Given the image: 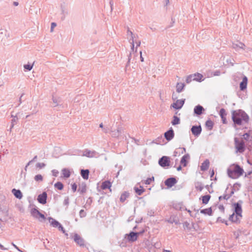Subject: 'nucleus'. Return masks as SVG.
I'll list each match as a JSON object with an SVG mask.
<instances>
[{
  "instance_id": "nucleus-63",
  "label": "nucleus",
  "mask_w": 252,
  "mask_h": 252,
  "mask_svg": "<svg viewBox=\"0 0 252 252\" xmlns=\"http://www.w3.org/2000/svg\"><path fill=\"white\" fill-rule=\"evenodd\" d=\"M219 209L220 210H221V212H224V207L223 205H220L219 206Z\"/></svg>"
},
{
  "instance_id": "nucleus-2",
  "label": "nucleus",
  "mask_w": 252,
  "mask_h": 252,
  "mask_svg": "<svg viewBox=\"0 0 252 252\" xmlns=\"http://www.w3.org/2000/svg\"><path fill=\"white\" fill-rule=\"evenodd\" d=\"M227 173L229 177L236 179L243 175L244 170L238 164H232L227 168Z\"/></svg>"
},
{
  "instance_id": "nucleus-13",
  "label": "nucleus",
  "mask_w": 252,
  "mask_h": 252,
  "mask_svg": "<svg viewBox=\"0 0 252 252\" xmlns=\"http://www.w3.org/2000/svg\"><path fill=\"white\" fill-rule=\"evenodd\" d=\"M30 213L33 218L37 219L40 221H41V220L39 219V217L41 213L36 208H32L31 210Z\"/></svg>"
},
{
  "instance_id": "nucleus-41",
  "label": "nucleus",
  "mask_w": 252,
  "mask_h": 252,
  "mask_svg": "<svg viewBox=\"0 0 252 252\" xmlns=\"http://www.w3.org/2000/svg\"><path fill=\"white\" fill-rule=\"evenodd\" d=\"M192 81H194V80L193 79V76L192 74L189 75L187 77L186 81L187 83H189Z\"/></svg>"
},
{
  "instance_id": "nucleus-46",
  "label": "nucleus",
  "mask_w": 252,
  "mask_h": 252,
  "mask_svg": "<svg viewBox=\"0 0 252 252\" xmlns=\"http://www.w3.org/2000/svg\"><path fill=\"white\" fill-rule=\"evenodd\" d=\"M59 230L61 231L63 234H64L66 236L68 235V234L65 233V231L63 227L62 226L61 224H60L58 227Z\"/></svg>"
},
{
  "instance_id": "nucleus-39",
  "label": "nucleus",
  "mask_w": 252,
  "mask_h": 252,
  "mask_svg": "<svg viewBox=\"0 0 252 252\" xmlns=\"http://www.w3.org/2000/svg\"><path fill=\"white\" fill-rule=\"evenodd\" d=\"M34 180L36 182H42L43 181V177L40 174H38L35 176Z\"/></svg>"
},
{
  "instance_id": "nucleus-22",
  "label": "nucleus",
  "mask_w": 252,
  "mask_h": 252,
  "mask_svg": "<svg viewBox=\"0 0 252 252\" xmlns=\"http://www.w3.org/2000/svg\"><path fill=\"white\" fill-rule=\"evenodd\" d=\"M193 75V79L194 81L200 82L203 80V75L199 73H194Z\"/></svg>"
},
{
  "instance_id": "nucleus-62",
  "label": "nucleus",
  "mask_w": 252,
  "mask_h": 252,
  "mask_svg": "<svg viewBox=\"0 0 252 252\" xmlns=\"http://www.w3.org/2000/svg\"><path fill=\"white\" fill-rule=\"evenodd\" d=\"M252 174V170L249 171L247 173L245 174V177H249V176Z\"/></svg>"
},
{
  "instance_id": "nucleus-43",
  "label": "nucleus",
  "mask_w": 252,
  "mask_h": 252,
  "mask_svg": "<svg viewBox=\"0 0 252 252\" xmlns=\"http://www.w3.org/2000/svg\"><path fill=\"white\" fill-rule=\"evenodd\" d=\"M53 101L54 103V106H57L59 105V103L60 102V100L59 98L53 97Z\"/></svg>"
},
{
  "instance_id": "nucleus-45",
  "label": "nucleus",
  "mask_w": 252,
  "mask_h": 252,
  "mask_svg": "<svg viewBox=\"0 0 252 252\" xmlns=\"http://www.w3.org/2000/svg\"><path fill=\"white\" fill-rule=\"evenodd\" d=\"M154 180V178L153 177L152 178H149L145 181V184L146 185H149L151 183L152 181H153Z\"/></svg>"
},
{
  "instance_id": "nucleus-30",
  "label": "nucleus",
  "mask_w": 252,
  "mask_h": 252,
  "mask_svg": "<svg viewBox=\"0 0 252 252\" xmlns=\"http://www.w3.org/2000/svg\"><path fill=\"white\" fill-rule=\"evenodd\" d=\"M122 130L120 129H117L112 131L111 135L114 137H118L120 136Z\"/></svg>"
},
{
  "instance_id": "nucleus-54",
  "label": "nucleus",
  "mask_w": 252,
  "mask_h": 252,
  "mask_svg": "<svg viewBox=\"0 0 252 252\" xmlns=\"http://www.w3.org/2000/svg\"><path fill=\"white\" fill-rule=\"evenodd\" d=\"M195 188L197 190H199V191H201L203 188V186H202L201 184L196 186Z\"/></svg>"
},
{
  "instance_id": "nucleus-29",
  "label": "nucleus",
  "mask_w": 252,
  "mask_h": 252,
  "mask_svg": "<svg viewBox=\"0 0 252 252\" xmlns=\"http://www.w3.org/2000/svg\"><path fill=\"white\" fill-rule=\"evenodd\" d=\"M234 193V191L233 190H232L231 191V193L230 194H224L223 195H221V196H220L219 197V199L220 200H221L222 199H224V200H228L229 198H230V197L231 196V195L233 194Z\"/></svg>"
},
{
  "instance_id": "nucleus-3",
  "label": "nucleus",
  "mask_w": 252,
  "mask_h": 252,
  "mask_svg": "<svg viewBox=\"0 0 252 252\" xmlns=\"http://www.w3.org/2000/svg\"><path fill=\"white\" fill-rule=\"evenodd\" d=\"M234 212L229 217V220L232 222L239 223L240 222L242 218V210L241 206L238 203L234 204Z\"/></svg>"
},
{
  "instance_id": "nucleus-47",
  "label": "nucleus",
  "mask_w": 252,
  "mask_h": 252,
  "mask_svg": "<svg viewBox=\"0 0 252 252\" xmlns=\"http://www.w3.org/2000/svg\"><path fill=\"white\" fill-rule=\"evenodd\" d=\"M77 186L75 183H73L71 185V189L72 191L74 192L77 190Z\"/></svg>"
},
{
  "instance_id": "nucleus-44",
  "label": "nucleus",
  "mask_w": 252,
  "mask_h": 252,
  "mask_svg": "<svg viewBox=\"0 0 252 252\" xmlns=\"http://www.w3.org/2000/svg\"><path fill=\"white\" fill-rule=\"evenodd\" d=\"M99 127L102 129V130L104 133H107L108 132V127H104L102 123L99 124Z\"/></svg>"
},
{
  "instance_id": "nucleus-32",
  "label": "nucleus",
  "mask_w": 252,
  "mask_h": 252,
  "mask_svg": "<svg viewBox=\"0 0 252 252\" xmlns=\"http://www.w3.org/2000/svg\"><path fill=\"white\" fill-rule=\"evenodd\" d=\"M180 118L176 116H174L173 117V120L171 122L172 125L175 126L180 123Z\"/></svg>"
},
{
  "instance_id": "nucleus-51",
  "label": "nucleus",
  "mask_w": 252,
  "mask_h": 252,
  "mask_svg": "<svg viewBox=\"0 0 252 252\" xmlns=\"http://www.w3.org/2000/svg\"><path fill=\"white\" fill-rule=\"evenodd\" d=\"M57 26L56 24L54 22L51 23L50 32H52L54 31V28Z\"/></svg>"
},
{
  "instance_id": "nucleus-20",
  "label": "nucleus",
  "mask_w": 252,
  "mask_h": 252,
  "mask_svg": "<svg viewBox=\"0 0 252 252\" xmlns=\"http://www.w3.org/2000/svg\"><path fill=\"white\" fill-rule=\"evenodd\" d=\"M12 192L17 198L21 199L22 198V194L19 189H13L12 190Z\"/></svg>"
},
{
  "instance_id": "nucleus-55",
  "label": "nucleus",
  "mask_w": 252,
  "mask_h": 252,
  "mask_svg": "<svg viewBox=\"0 0 252 252\" xmlns=\"http://www.w3.org/2000/svg\"><path fill=\"white\" fill-rule=\"evenodd\" d=\"M11 245L19 252H23L22 251L20 250L19 248L14 243H12Z\"/></svg>"
},
{
  "instance_id": "nucleus-10",
  "label": "nucleus",
  "mask_w": 252,
  "mask_h": 252,
  "mask_svg": "<svg viewBox=\"0 0 252 252\" xmlns=\"http://www.w3.org/2000/svg\"><path fill=\"white\" fill-rule=\"evenodd\" d=\"M47 194L46 192H43L42 193L38 195L37 201L39 203L42 204H45L47 202Z\"/></svg>"
},
{
  "instance_id": "nucleus-1",
  "label": "nucleus",
  "mask_w": 252,
  "mask_h": 252,
  "mask_svg": "<svg viewBox=\"0 0 252 252\" xmlns=\"http://www.w3.org/2000/svg\"><path fill=\"white\" fill-rule=\"evenodd\" d=\"M232 120L235 126H241L248 124L250 120L249 115L243 110L239 109L231 112Z\"/></svg>"
},
{
  "instance_id": "nucleus-9",
  "label": "nucleus",
  "mask_w": 252,
  "mask_h": 252,
  "mask_svg": "<svg viewBox=\"0 0 252 252\" xmlns=\"http://www.w3.org/2000/svg\"><path fill=\"white\" fill-rule=\"evenodd\" d=\"M185 99H178L172 104L171 107L175 109H180L183 107Z\"/></svg>"
},
{
  "instance_id": "nucleus-61",
  "label": "nucleus",
  "mask_w": 252,
  "mask_h": 252,
  "mask_svg": "<svg viewBox=\"0 0 252 252\" xmlns=\"http://www.w3.org/2000/svg\"><path fill=\"white\" fill-rule=\"evenodd\" d=\"M140 56V61L141 62H144V58L142 57V52L141 51L139 52Z\"/></svg>"
},
{
  "instance_id": "nucleus-12",
  "label": "nucleus",
  "mask_w": 252,
  "mask_h": 252,
  "mask_svg": "<svg viewBox=\"0 0 252 252\" xmlns=\"http://www.w3.org/2000/svg\"><path fill=\"white\" fill-rule=\"evenodd\" d=\"M174 136V131L172 128L167 130L164 133V137L167 141L171 140Z\"/></svg>"
},
{
  "instance_id": "nucleus-35",
  "label": "nucleus",
  "mask_w": 252,
  "mask_h": 252,
  "mask_svg": "<svg viewBox=\"0 0 252 252\" xmlns=\"http://www.w3.org/2000/svg\"><path fill=\"white\" fill-rule=\"evenodd\" d=\"M33 65L34 63H32V64L29 63L28 64H24V68L25 69H26L28 71H31L33 68Z\"/></svg>"
},
{
  "instance_id": "nucleus-24",
  "label": "nucleus",
  "mask_w": 252,
  "mask_h": 252,
  "mask_svg": "<svg viewBox=\"0 0 252 252\" xmlns=\"http://www.w3.org/2000/svg\"><path fill=\"white\" fill-rule=\"evenodd\" d=\"M63 176L65 178H68L70 176V170L67 168H63L62 170Z\"/></svg>"
},
{
  "instance_id": "nucleus-56",
  "label": "nucleus",
  "mask_w": 252,
  "mask_h": 252,
  "mask_svg": "<svg viewBox=\"0 0 252 252\" xmlns=\"http://www.w3.org/2000/svg\"><path fill=\"white\" fill-rule=\"evenodd\" d=\"M135 44H136V49H137L138 47H139L140 46L141 41L140 40L136 41L135 42Z\"/></svg>"
},
{
  "instance_id": "nucleus-53",
  "label": "nucleus",
  "mask_w": 252,
  "mask_h": 252,
  "mask_svg": "<svg viewBox=\"0 0 252 252\" xmlns=\"http://www.w3.org/2000/svg\"><path fill=\"white\" fill-rule=\"evenodd\" d=\"M39 217V219L41 220V221L42 220H46V218H45V216L41 213L40 214Z\"/></svg>"
},
{
  "instance_id": "nucleus-16",
  "label": "nucleus",
  "mask_w": 252,
  "mask_h": 252,
  "mask_svg": "<svg viewBox=\"0 0 252 252\" xmlns=\"http://www.w3.org/2000/svg\"><path fill=\"white\" fill-rule=\"evenodd\" d=\"M48 220H49L50 225L54 227L58 228L61 224L58 221L52 217H48Z\"/></svg>"
},
{
  "instance_id": "nucleus-59",
  "label": "nucleus",
  "mask_w": 252,
  "mask_h": 252,
  "mask_svg": "<svg viewBox=\"0 0 252 252\" xmlns=\"http://www.w3.org/2000/svg\"><path fill=\"white\" fill-rule=\"evenodd\" d=\"M131 38H130V40H131V42H133L134 43H135V42L136 41L135 38V36L134 34H133L132 35H131Z\"/></svg>"
},
{
  "instance_id": "nucleus-15",
  "label": "nucleus",
  "mask_w": 252,
  "mask_h": 252,
  "mask_svg": "<svg viewBox=\"0 0 252 252\" xmlns=\"http://www.w3.org/2000/svg\"><path fill=\"white\" fill-rule=\"evenodd\" d=\"M220 115L221 117L222 123L224 124H227L226 115L227 114L224 108H221L220 111Z\"/></svg>"
},
{
  "instance_id": "nucleus-23",
  "label": "nucleus",
  "mask_w": 252,
  "mask_h": 252,
  "mask_svg": "<svg viewBox=\"0 0 252 252\" xmlns=\"http://www.w3.org/2000/svg\"><path fill=\"white\" fill-rule=\"evenodd\" d=\"M81 174L84 179L87 180L89 178V170L88 169H82L81 171Z\"/></svg>"
},
{
  "instance_id": "nucleus-49",
  "label": "nucleus",
  "mask_w": 252,
  "mask_h": 252,
  "mask_svg": "<svg viewBox=\"0 0 252 252\" xmlns=\"http://www.w3.org/2000/svg\"><path fill=\"white\" fill-rule=\"evenodd\" d=\"M52 174L54 176L57 177L59 174V171L56 169L52 170Z\"/></svg>"
},
{
  "instance_id": "nucleus-57",
  "label": "nucleus",
  "mask_w": 252,
  "mask_h": 252,
  "mask_svg": "<svg viewBox=\"0 0 252 252\" xmlns=\"http://www.w3.org/2000/svg\"><path fill=\"white\" fill-rule=\"evenodd\" d=\"M131 53H130L128 56V61H127V63L126 66H128L129 64V63H130V62L131 60Z\"/></svg>"
},
{
  "instance_id": "nucleus-33",
  "label": "nucleus",
  "mask_w": 252,
  "mask_h": 252,
  "mask_svg": "<svg viewBox=\"0 0 252 252\" xmlns=\"http://www.w3.org/2000/svg\"><path fill=\"white\" fill-rule=\"evenodd\" d=\"M205 125L209 128V130H211L213 128L214 123L211 120H208L206 122Z\"/></svg>"
},
{
  "instance_id": "nucleus-42",
  "label": "nucleus",
  "mask_w": 252,
  "mask_h": 252,
  "mask_svg": "<svg viewBox=\"0 0 252 252\" xmlns=\"http://www.w3.org/2000/svg\"><path fill=\"white\" fill-rule=\"evenodd\" d=\"M128 193L127 192H125L123 194H122L121 197H120V200L122 202H124L126 198V197L128 196Z\"/></svg>"
},
{
  "instance_id": "nucleus-26",
  "label": "nucleus",
  "mask_w": 252,
  "mask_h": 252,
  "mask_svg": "<svg viewBox=\"0 0 252 252\" xmlns=\"http://www.w3.org/2000/svg\"><path fill=\"white\" fill-rule=\"evenodd\" d=\"M209 166V161L208 159L205 160L201 164V169L202 171H205L208 169Z\"/></svg>"
},
{
  "instance_id": "nucleus-17",
  "label": "nucleus",
  "mask_w": 252,
  "mask_h": 252,
  "mask_svg": "<svg viewBox=\"0 0 252 252\" xmlns=\"http://www.w3.org/2000/svg\"><path fill=\"white\" fill-rule=\"evenodd\" d=\"M74 240L79 246H84L83 239L77 234H75L74 235Z\"/></svg>"
},
{
  "instance_id": "nucleus-38",
  "label": "nucleus",
  "mask_w": 252,
  "mask_h": 252,
  "mask_svg": "<svg viewBox=\"0 0 252 252\" xmlns=\"http://www.w3.org/2000/svg\"><path fill=\"white\" fill-rule=\"evenodd\" d=\"M135 192L138 194L141 195L143 192H144L145 189H143V188L142 186L140 187V189H138L137 188H135Z\"/></svg>"
},
{
  "instance_id": "nucleus-7",
  "label": "nucleus",
  "mask_w": 252,
  "mask_h": 252,
  "mask_svg": "<svg viewBox=\"0 0 252 252\" xmlns=\"http://www.w3.org/2000/svg\"><path fill=\"white\" fill-rule=\"evenodd\" d=\"M191 131L192 134L195 136H198L202 131V128L200 125L199 126H193L191 128Z\"/></svg>"
},
{
  "instance_id": "nucleus-5",
  "label": "nucleus",
  "mask_w": 252,
  "mask_h": 252,
  "mask_svg": "<svg viewBox=\"0 0 252 252\" xmlns=\"http://www.w3.org/2000/svg\"><path fill=\"white\" fill-rule=\"evenodd\" d=\"M139 234L140 233L131 231L129 234H126L125 237L127 238L128 241L133 242L137 240V237Z\"/></svg>"
},
{
  "instance_id": "nucleus-28",
  "label": "nucleus",
  "mask_w": 252,
  "mask_h": 252,
  "mask_svg": "<svg viewBox=\"0 0 252 252\" xmlns=\"http://www.w3.org/2000/svg\"><path fill=\"white\" fill-rule=\"evenodd\" d=\"M167 221L170 223H175V224H178L179 223L178 219L175 216H172L170 218L167 220Z\"/></svg>"
},
{
  "instance_id": "nucleus-31",
  "label": "nucleus",
  "mask_w": 252,
  "mask_h": 252,
  "mask_svg": "<svg viewBox=\"0 0 252 252\" xmlns=\"http://www.w3.org/2000/svg\"><path fill=\"white\" fill-rule=\"evenodd\" d=\"M200 213L201 214H204V215H208L209 216H211L212 210L211 208H208L207 209H203L200 211Z\"/></svg>"
},
{
  "instance_id": "nucleus-50",
  "label": "nucleus",
  "mask_w": 252,
  "mask_h": 252,
  "mask_svg": "<svg viewBox=\"0 0 252 252\" xmlns=\"http://www.w3.org/2000/svg\"><path fill=\"white\" fill-rule=\"evenodd\" d=\"M217 221L223 223V222H226V220H225L223 219H222L221 217H218L217 218Z\"/></svg>"
},
{
  "instance_id": "nucleus-25",
  "label": "nucleus",
  "mask_w": 252,
  "mask_h": 252,
  "mask_svg": "<svg viewBox=\"0 0 252 252\" xmlns=\"http://www.w3.org/2000/svg\"><path fill=\"white\" fill-rule=\"evenodd\" d=\"M185 86L184 83H177L176 84V91L177 93H181L183 90Z\"/></svg>"
},
{
  "instance_id": "nucleus-40",
  "label": "nucleus",
  "mask_w": 252,
  "mask_h": 252,
  "mask_svg": "<svg viewBox=\"0 0 252 252\" xmlns=\"http://www.w3.org/2000/svg\"><path fill=\"white\" fill-rule=\"evenodd\" d=\"M55 187L59 189V190H62L63 189V185L61 182H57L55 184Z\"/></svg>"
},
{
  "instance_id": "nucleus-6",
  "label": "nucleus",
  "mask_w": 252,
  "mask_h": 252,
  "mask_svg": "<svg viewBox=\"0 0 252 252\" xmlns=\"http://www.w3.org/2000/svg\"><path fill=\"white\" fill-rule=\"evenodd\" d=\"M158 164L162 167L168 166L170 164V159L168 157L163 156L159 159Z\"/></svg>"
},
{
  "instance_id": "nucleus-34",
  "label": "nucleus",
  "mask_w": 252,
  "mask_h": 252,
  "mask_svg": "<svg viewBox=\"0 0 252 252\" xmlns=\"http://www.w3.org/2000/svg\"><path fill=\"white\" fill-rule=\"evenodd\" d=\"M210 197L211 196L209 195L203 196L202 197V203L204 204H207L208 203Z\"/></svg>"
},
{
  "instance_id": "nucleus-4",
  "label": "nucleus",
  "mask_w": 252,
  "mask_h": 252,
  "mask_svg": "<svg viewBox=\"0 0 252 252\" xmlns=\"http://www.w3.org/2000/svg\"><path fill=\"white\" fill-rule=\"evenodd\" d=\"M234 145L235 149V153L243 154L246 150V146L243 140H239L238 138L235 137L234 139Z\"/></svg>"
},
{
  "instance_id": "nucleus-27",
  "label": "nucleus",
  "mask_w": 252,
  "mask_h": 252,
  "mask_svg": "<svg viewBox=\"0 0 252 252\" xmlns=\"http://www.w3.org/2000/svg\"><path fill=\"white\" fill-rule=\"evenodd\" d=\"M111 187V183L109 181H105L102 183L101 185V188L103 189H110Z\"/></svg>"
},
{
  "instance_id": "nucleus-11",
  "label": "nucleus",
  "mask_w": 252,
  "mask_h": 252,
  "mask_svg": "<svg viewBox=\"0 0 252 252\" xmlns=\"http://www.w3.org/2000/svg\"><path fill=\"white\" fill-rule=\"evenodd\" d=\"M232 47L237 51H239L240 50L246 49L245 45L243 43L241 42H237L236 43H233L232 44Z\"/></svg>"
},
{
  "instance_id": "nucleus-14",
  "label": "nucleus",
  "mask_w": 252,
  "mask_h": 252,
  "mask_svg": "<svg viewBox=\"0 0 252 252\" xmlns=\"http://www.w3.org/2000/svg\"><path fill=\"white\" fill-rule=\"evenodd\" d=\"M177 183V181L175 178L172 177L167 179L165 181V185L171 188L173 186Z\"/></svg>"
},
{
  "instance_id": "nucleus-37",
  "label": "nucleus",
  "mask_w": 252,
  "mask_h": 252,
  "mask_svg": "<svg viewBox=\"0 0 252 252\" xmlns=\"http://www.w3.org/2000/svg\"><path fill=\"white\" fill-rule=\"evenodd\" d=\"M243 136V138L246 141H248L249 142L252 141V136H251L248 133H246L244 134Z\"/></svg>"
},
{
  "instance_id": "nucleus-36",
  "label": "nucleus",
  "mask_w": 252,
  "mask_h": 252,
  "mask_svg": "<svg viewBox=\"0 0 252 252\" xmlns=\"http://www.w3.org/2000/svg\"><path fill=\"white\" fill-rule=\"evenodd\" d=\"M86 185H82L78 189V191L80 192L81 194H83L86 192Z\"/></svg>"
},
{
  "instance_id": "nucleus-52",
  "label": "nucleus",
  "mask_w": 252,
  "mask_h": 252,
  "mask_svg": "<svg viewBox=\"0 0 252 252\" xmlns=\"http://www.w3.org/2000/svg\"><path fill=\"white\" fill-rule=\"evenodd\" d=\"M45 166V164L44 163H38L36 164V166L40 168H42L44 167Z\"/></svg>"
},
{
  "instance_id": "nucleus-8",
  "label": "nucleus",
  "mask_w": 252,
  "mask_h": 252,
  "mask_svg": "<svg viewBox=\"0 0 252 252\" xmlns=\"http://www.w3.org/2000/svg\"><path fill=\"white\" fill-rule=\"evenodd\" d=\"M83 156L89 158H96L98 156V153L95 151L86 150L84 151Z\"/></svg>"
},
{
  "instance_id": "nucleus-18",
  "label": "nucleus",
  "mask_w": 252,
  "mask_h": 252,
  "mask_svg": "<svg viewBox=\"0 0 252 252\" xmlns=\"http://www.w3.org/2000/svg\"><path fill=\"white\" fill-rule=\"evenodd\" d=\"M248 83V78L245 76L243 78L242 81L240 84V89L241 91H243L247 88Z\"/></svg>"
},
{
  "instance_id": "nucleus-19",
  "label": "nucleus",
  "mask_w": 252,
  "mask_h": 252,
  "mask_svg": "<svg viewBox=\"0 0 252 252\" xmlns=\"http://www.w3.org/2000/svg\"><path fill=\"white\" fill-rule=\"evenodd\" d=\"M190 158V156L189 154H185L181 159V163L184 167H185L187 165L188 160Z\"/></svg>"
},
{
  "instance_id": "nucleus-60",
  "label": "nucleus",
  "mask_w": 252,
  "mask_h": 252,
  "mask_svg": "<svg viewBox=\"0 0 252 252\" xmlns=\"http://www.w3.org/2000/svg\"><path fill=\"white\" fill-rule=\"evenodd\" d=\"M220 74V72L219 70H217L213 73L214 76H219Z\"/></svg>"
},
{
  "instance_id": "nucleus-64",
  "label": "nucleus",
  "mask_w": 252,
  "mask_h": 252,
  "mask_svg": "<svg viewBox=\"0 0 252 252\" xmlns=\"http://www.w3.org/2000/svg\"><path fill=\"white\" fill-rule=\"evenodd\" d=\"M130 44H131V50L132 51H134L135 43H134L133 42H130Z\"/></svg>"
},
{
  "instance_id": "nucleus-48",
  "label": "nucleus",
  "mask_w": 252,
  "mask_h": 252,
  "mask_svg": "<svg viewBox=\"0 0 252 252\" xmlns=\"http://www.w3.org/2000/svg\"><path fill=\"white\" fill-rule=\"evenodd\" d=\"M80 217L83 218L86 216V213L84 210H81L79 212Z\"/></svg>"
},
{
  "instance_id": "nucleus-58",
  "label": "nucleus",
  "mask_w": 252,
  "mask_h": 252,
  "mask_svg": "<svg viewBox=\"0 0 252 252\" xmlns=\"http://www.w3.org/2000/svg\"><path fill=\"white\" fill-rule=\"evenodd\" d=\"M64 204L65 205H68L69 204V198L68 197L66 198L64 200Z\"/></svg>"
},
{
  "instance_id": "nucleus-21",
  "label": "nucleus",
  "mask_w": 252,
  "mask_h": 252,
  "mask_svg": "<svg viewBox=\"0 0 252 252\" xmlns=\"http://www.w3.org/2000/svg\"><path fill=\"white\" fill-rule=\"evenodd\" d=\"M203 110V107L202 106L198 105L194 107V113L197 115H200L202 113V111Z\"/></svg>"
}]
</instances>
